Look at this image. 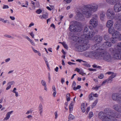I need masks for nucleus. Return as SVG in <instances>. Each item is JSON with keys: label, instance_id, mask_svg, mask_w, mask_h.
<instances>
[{"label": "nucleus", "instance_id": "obj_1", "mask_svg": "<svg viewBox=\"0 0 121 121\" xmlns=\"http://www.w3.org/2000/svg\"><path fill=\"white\" fill-rule=\"evenodd\" d=\"M98 17L97 14H94L89 22L90 25L88 26H85L83 30L82 35L85 36V37H86L87 39H91L98 32L97 30L94 31L92 32L91 31V29L93 27L94 28L97 25Z\"/></svg>", "mask_w": 121, "mask_h": 121}, {"label": "nucleus", "instance_id": "obj_2", "mask_svg": "<svg viewBox=\"0 0 121 121\" xmlns=\"http://www.w3.org/2000/svg\"><path fill=\"white\" fill-rule=\"evenodd\" d=\"M98 5L95 3H92L84 5L82 9V12L86 17L89 18L93 13L96 12Z\"/></svg>", "mask_w": 121, "mask_h": 121}, {"label": "nucleus", "instance_id": "obj_3", "mask_svg": "<svg viewBox=\"0 0 121 121\" xmlns=\"http://www.w3.org/2000/svg\"><path fill=\"white\" fill-rule=\"evenodd\" d=\"M73 24L70 25L69 27L70 30L75 32L81 31L82 28L81 23L75 21H73Z\"/></svg>", "mask_w": 121, "mask_h": 121}, {"label": "nucleus", "instance_id": "obj_4", "mask_svg": "<svg viewBox=\"0 0 121 121\" xmlns=\"http://www.w3.org/2000/svg\"><path fill=\"white\" fill-rule=\"evenodd\" d=\"M104 111L105 112L108 114V115H107L108 116H112L113 117H115L116 118H119L121 117L120 114H116L115 111L112 110L109 108H107L105 109Z\"/></svg>", "mask_w": 121, "mask_h": 121}, {"label": "nucleus", "instance_id": "obj_5", "mask_svg": "<svg viewBox=\"0 0 121 121\" xmlns=\"http://www.w3.org/2000/svg\"><path fill=\"white\" fill-rule=\"evenodd\" d=\"M113 51V57L115 59L117 60H121V50L120 49L113 50L110 48Z\"/></svg>", "mask_w": 121, "mask_h": 121}, {"label": "nucleus", "instance_id": "obj_6", "mask_svg": "<svg viewBox=\"0 0 121 121\" xmlns=\"http://www.w3.org/2000/svg\"><path fill=\"white\" fill-rule=\"evenodd\" d=\"M103 54L102 58L103 60L108 62H111L112 61V57L111 55L107 52L104 51L102 53Z\"/></svg>", "mask_w": 121, "mask_h": 121}, {"label": "nucleus", "instance_id": "obj_7", "mask_svg": "<svg viewBox=\"0 0 121 121\" xmlns=\"http://www.w3.org/2000/svg\"><path fill=\"white\" fill-rule=\"evenodd\" d=\"M112 99L118 102L120 104H121V96L119 93H114L112 96Z\"/></svg>", "mask_w": 121, "mask_h": 121}, {"label": "nucleus", "instance_id": "obj_8", "mask_svg": "<svg viewBox=\"0 0 121 121\" xmlns=\"http://www.w3.org/2000/svg\"><path fill=\"white\" fill-rule=\"evenodd\" d=\"M115 20H117V22L115 23V29L119 31L121 30V20L118 19L117 17V14L116 15L115 17Z\"/></svg>", "mask_w": 121, "mask_h": 121}, {"label": "nucleus", "instance_id": "obj_9", "mask_svg": "<svg viewBox=\"0 0 121 121\" xmlns=\"http://www.w3.org/2000/svg\"><path fill=\"white\" fill-rule=\"evenodd\" d=\"M104 51H100L99 52H95L93 53V56L96 59H100L102 58L103 54L102 53Z\"/></svg>", "mask_w": 121, "mask_h": 121}, {"label": "nucleus", "instance_id": "obj_10", "mask_svg": "<svg viewBox=\"0 0 121 121\" xmlns=\"http://www.w3.org/2000/svg\"><path fill=\"white\" fill-rule=\"evenodd\" d=\"M107 15L108 18L111 19H113L114 18V13L112 10L111 9H109L107 10Z\"/></svg>", "mask_w": 121, "mask_h": 121}, {"label": "nucleus", "instance_id": "obj_11", "mask_svg": "<svg viewBox=\"0 0 121 121\" xmlns=\"http://www.w3.org/2000/svg\"><path fill=\"white\" fill-rule=\"evenodd\" d=\"M75 46L76 49L78 51L82 52L85 51L87 49V46L86 45H80L77 46Z\"/></svg>", "mask_w": 121, "mask_h": 121}, {"label": "nucleus", "instance_id": "obj_12", "mask_svg": "<svg viewBox=\"0 0 121 121\" xmlns=\"http://www.w3.org/2000/svg\"><path fill=\"white\" fill-rule=\"evenodd\" d=\"M114 10L116 12H119L121 10V4L119 2L114 5Z\"/></svg>", "mask_w": 121, "mask_h": 121}, {"label": "nucleus", "instance_id": "obj_13", "mask_svg": "<svg viewBox=\"0 0 121 121\" xmlns=\"http://www.w3.org/2000/svg\"><path fill=\"white\" fill-rule=\"evenodd\" d=\"M105 112H100L98 114V117L99 118L101 119H106L108 118V116Z\"/></svg>", "mask_w": 121, "mask_h": 121}, {"label": "nucleus", "instance_id": "obj_14", "mask_svg": "<svg viewBox=\"0 0 121 121\" xmlns=\"http://www.w3.org/2000/svg\"><path fill=\"white\" fill-rule=\"evenodd\" d=\"M81 37H79L78 42L80 43H84L86 44L87 42V40L85 39L86 38V37H85V36L83 35H81Z\"/></svg>", "mask_w": 121, "mask_h": 121}, {"label": "nucleus", "instance_id": "obj_15", "mask_svg": "<svg viewBox=\"0 0 121 121\" xmlns=\"http://www.w3.org/2000/svg\"><path fill=\"white\" fill-rule=\"evenodd\" d=\"M102 37L99 35H96L94 37V40L98 43H100L102 41Z\"/></svg>", "mask_w": 121, "mask_h": 121}, {"label": "nucleus", "instance_id": "obj_16", "mask_svg": "<svg viewBox=\"0 0 121 121\" xmlns=\"http://www.w3.org/2000/svg\"><path fill=\"white\" fill-rule=\"evenodd\" d=\"M77 19L79 20L82 21L83 20L84 17L82 14L80 12H78L77 14Z\"/></svg>", "mask_w": 121, "mask_h": 121}, {"label": "nucleus", "instance_id": "obj_17", "mask_svg": "<svg viewBox=\"0 0 121 121\" xmlns=\"http://www.w3.org/2000/svg\"><path fill=\"white\" fill-rule=\"evenodd\" d=\"M106 1L108 3L112 5L116 4L119 2V0H106Z\"/></svg>", "mask_w": 121, "mask_h": 121}, {"label": "nucleus", "instance_id": "obj_18", "mask_svg": "<svg viewBox=\"0 0 121 121\" xmlns=\"http://www.w3.org/2000/svg\"><path fill=\"white\" fill-rule=\"evenodd\" d=\"M113 24V22L112 20H108L106 26L108 28L111 27Z\"/></svg>", "mask_w": 121, "mask_h": 121}, {"label": "nucleus", "instance_id": "obj_19", "mask_svg": "<svg viewBox=\"0 0 121 121\" xmlns=\"http://www.w3.org/2000/svg\"><path fill=\"white\" fill-rule=\"evenodd\" d=\"M111 45V43L110 42L106 41L104 43L103 45V47L108 48L110 47Z\"/></svg>", "mask_w": 121, "mask_h": 121}, {"label": "nucleus", "instance_id": "obj_20", "mask_svg": "<svg viewBox=\"0 0 121 121\" xmlns=\"http://www.w3.org/2000/svg\"><path fill=\"white\" fill-rule=\"evenodd\" d=\"M118 39L117 37H113L112 38H111V40L112 43H117V40Z\"/></svg>", "mask_w": 121, "mask_h": 121}, {"label": "nucleus", "instance_id": "obj_21", "mask_svg": "<svg viewBox=\"0 0 121 121\" xmlns=\"http://www.w3.org/2000/svg\"><path fill=\"white\" fill-rule=\"evenodd\" d=\"M119 34L120 33L118 31L115 30L112 35L113 37H117V38Z\"/></svg>", "mask_w": 121, "mask_h": 121}, {"label": "nucleus", "instance_id": "obj_22", "mask_svg": "<svg viewBox=\"0 0 121 121\" xmlns=\"http://www.w3.org/2000/svg\"><path fill=\"white\" fill-rule=\"evenodd\" d=\"M116 76V75L115 73H114V74H112L108 78V81H109L110 83L112 81V79L115 77Z\"/></svg>", "mask_w": 121, "mask_h": 121}, {"label": "nucleus", "instance_id": "obj_23", "mask_svg": "<svg viewBox=\"0 0 121 121\" xmlns=\"http://www.w3.org/2000/svg\"><path fill=\"white\" fill-rule=\"evenodd\" d=\"M105 14V13L103 12H102L100 13V19L101 20H103Z\"/></svg>", "mask_w": 121, "mask_h": 121}, {"label": "nucleus", "instance_id": "obj_24", "mask_svg": "<svg viewBox=\"0 0 121 121\" xmlns=\"http://www.w3.org/2000/svg\"><path fill=\"white\" fill-rule=\"evenodd\" d=\"M13 112V111H12L8 112L6 115V117L5 118L4 120H7L10 117V115Z\"/></svg>", "mask_w": 121, "mask_h": 121}, {"label": "nucleus", "instance_id": "obj_25", "mask_svg": "<svg viewBox=\"0 0 121 121\" xmlns=\"http://www.w3.org/2000/svg\"><path fill=\"white\" fill-rule=\"evenodd\" d=\"M115 117L109 116L108 117L109 121H116Z\"/></svg>", "mask_w": 121, "mask_h": 121}, {"label": "nucleus", "instance_id": "obj_26", "mask_svg": "<svg viewBox=\"0 0 121 121\" xmlns=\"http://www.w3.org/2000/svg\"><path fill=\"white\" fill-rule=\"evenodd\" d=\"M72 37V38L73 40L76 42H78V41L79 38V37L75 36H73Z\"/></svg>", "mask_w": 121, "mask_h": 121}, {"label": "nucleus", "instance_id": "obj_27", "mask_svg": "<svg viewBox=\"0 0 121 121\" xmlns=\"http://www.w3.org/2000/svg\"><path fill=\"white\" fill-rule=\"evenodd\" d=\"M120 106V105L118 104H116L113 105L112 108L113 109L117 111V110H118L117 109L118 108H119V107Z\"/></svg>", "mask_w": 121, "mask_h": 121}, {"label": "nucleus", "instance_id": "obj_28", "mask_svg": "<svg viewBox=\"0 0 121 121\" xmlns=\"http://www.w3.org/2000/svg\"><path fill=\"white\" fill-rule=\"evenodd\" d=\"M104 39L105 40H108L109 39L110 37L108 35L105 34L103 37Z\"/></svg>", "mask_w": 121, "mask_h": 121}, {"label": "nucleus", "instance_id": "obj_29", "mask_svg": "<svg viewBox=\"0 0 121 121\" xmlns=\"http://www.w3.org/2000/svg\"><path fill=\"white\" fill-rule=\"evenodd\" d=\"M75 118V117L73 115L71 114H70L69 115L68 117V119L70 120H71L74 119Z\"/></svg>", "mask_w": 121, "mask_h": 121}, {"label": "nucleus", "instance_id": "obj_30", "mask_svg": "<svg viewBox=\"0 0 121 121\" xmlns=\"http://www.w3.org/2000/svg\"><path fill=\"white\" fill-rule=\"evenodd\" d=\"M114 30H115L114 29H112L111 27L109 28L108 29L109 33V34H112V35L114 32Z\"/></svg>", "mask_w": 121, "mask_h": 121}, {"label": "nucleus", "instance_id": "obj_31", "mask_svg": "<svg viewBox=\"0 0 121 121\" xmlns=\"http://www.w3.org/2000/svg\"><path fill=\"white\" fill-rule=\"evenodd\" d=\"M121 49V42L118 43L117 45V47L115 48L114 50L115 49Z\"/></svg>", "mask_w": 121, "mask_h": 121}, {"label": "nucleus", "instance_id": "obj_32", "mask_svg": "<svg viewBox=\"0 0 121 121\" xmlns=\"http://www.w3.org/2000/svg\"><path fill=\"white\" fill-rule=\"evenodd\" d=\"M48 14L47 13L46 14H43L42 15V17H41V18L42 19V18L46 19L48 18Z\"/></svg>", "mask_w": 121, "mask_h": 121}, {"label": "nucleus", "instance_id": "obj_33", "mask_svg": "<svg viewBox=\"0 0 121 121\" xmlns=\"http://www.w3.org/2000/svg\"><path fill=\"white\" fill-rule=\"evenodd\" d=\"M106 82L108 83H111L109 81H108V79H106L102 83L101 85L103 86L104 85V84Z\"/></svg>", "mask_w": 121, "mask_h": 121}, {"label": "nucleus", "instance_id": "obj_34", "mask_svg": "<svg viewBox=\"0 0 121 121\" xmlns=\"http://www.w3.org/2000/svg\"><path fill=\"white\" fill-rule=\"evenodd\" d=\"M81 87V86L80 85H78L77 87H76L75 86H74L73 89L74 90H76L77 89H79Z\"/></svg>", "mask_w": 121, "mask_h": 121}, {"label": "nucleus", "instance_id": "obj_35", "mask_svg": "<svg viewBox=\"0 0 121 121\" xmlns=\"http://www.w3.org/2000/svg\"><path fill=\"white\" fill-rule=\"evenodd\" d=\"M98 102L97 100L95 101L93 103V104L92 105V108H93L94 107H95L96 104Z\"/></svg>", "mask_w": 121, "mask_h": 121}, {"label": "nucleus", "instance_id": "obj_36", "mask_svg": "<svg viewBox=\"0 0 121 121\" xmlns=\"http://www.w3.org/2000/svg\"><path fill=\"white\" fill-rule=\"evenodd\" d=\"M92 48H94V49L95 50H98V47H97V45L96 44L95 45H94L92 47Z\"/></svg>", "mask_w": 121, "mask_h": 121}, {"label": "nucleus", "instance_id": "obj_37", "mask_svg": "<svg viewBox=\"0 0 121 121\" xmlns=\"http://www.w3.org/2000/svg\"><path fill=\"white\" fill-rule=\"evenodd\" d=\"M117 17L118 19L121 20V14H117Z\"/></svg>", "mask_w": 121, "mask_h": 121}, {"label": "nucleus", "instance_id": "obj_38", "mask_svg": "<svg viewBox=\"0 0 121 121\" xmlns=\"http://www.w3.org/2000/svg\"><path fill=\"white\" fill-rule=\"evenodd\" d=\"M92 93H91L89 95V99L90 100H91L93 99L92 96Z\"/></svg>", "mask_w": 121, "mask_h": 121}, {"label": "nucleus", "instance_id": "obj_39", "mask_svg": "<svg viewBox=\"0 0 121 121\" xmlns=\"http://www.w3.org/2000/svg\"><path fill=\"white\" fill-rule=\"evenodd\" d=\"M83 65L84 66L88 67H90V65L87 63H84L83 64Z\"/></svg>", "mask_w": 121, "mask_h": 121}, {"label": "nucleus", "instance_id": "obj_40", "mask_svg": "<svg viewBox=\"0 0 121 121\" xmlns=\"http://www.w3.org/2000/svg\"><path fill=\"white\" fill-rule=\"evenodd\" d=\"M41 83L42 85L44 86H45L46 85V82L43 80H42L41 81Z\"/></svg>", "mask_w": 121, "mask_h": 121}, {"label": "nucleus", "instance_id": "obj_41", "mask_svg": "<svg viewBox=\"0 0 121 121\" xmlns=\"http://www.w3.org/2000/svg\"><path fill=\"white\" fill-rule=\"evenodd\" d=\"M42 12V10L40 9H39L37 10L36 11V12L38 14H39Z\"/></svg>", "mask_w": 121, "mask_h": 121}, {"label": "nucleus", "instance_id": "obj_42", "mask_svg": "<svg viewBox=\"0 0 121 121\" xmlns=\"http://www.w3.org/2000/svg\"><path fill=\"white\" fill-rule=\"evenodd\" d=\"M63 45L64 47L66 49H68V47H67L66 44L65 43H63Z\"/></svg>", "mask_w": 121, "mask_h": 121}, {"label": "nucleus", "instance_id": "obj_43", "mask_svg": "<svg viewBox=\"0 0 121 121\" xmlns=\"http://www.w3.org/2000/svg\"><path fill=\"white\" fill-rule=\"evenodd\" d=\"M117 110H117V111L121 113V106H120Z\"/></svg>", "mask_w": 121, "mask_h": 121}, {"label": "nucleus", "instance_id": "obj_44", "mask_svg": "<svg viewBox=\"0 0 121 121\" xmlns=\"http://www.w3.org/2000/svg\"><path fill=\"white\" fill-rule=\"evenodd\" d=\"M89 118H91L93 116V113L92 112H90L89 113Z\"/></svg>", "mask_w": 121, "mask_h": 121}, {"label": "nucleus", "instance_id": "obj_45", "mask_svg": "<svg viewBox=\"0 0 121 121\" xmlns=\"http://www.w3.org/2000/svg\"><path fill=\"white\" fill-rule=\"evenodd\" d=\"M103 74H100V75L98 76V78L100 79H102L103 78Z\"/></svg>", "mask_w": 121, "mask_h": 121}, {"label": "nucleus", "instance_id": "obj_46", "mask_svg": "<svg viewBox=\"0 0 121 121\" xmlns=\"http://www.w3.org/2000/svg\"><path fill=\"white\" fill-rule=\"evenodd\" d=\"M71 1V0H63V1L66 2L67 3H70Z\"/></svg>", "mask_w": 121, "mask_h": 121}, {"label": "nucleus", "instance_id": "obj_47", "mask_svg": "<svg viewBox=\"0 0 121 121\" xmlns=\"http://www.w3.org/2000/svg\"><path fill=\"white\" fill-rule=\"evenodd\" d=\"M42 105L41 104H39V110H42Z\"/></svg>", "mask_w": 121, "mask_h": 121}, {"label": "nucleus", "instance_id": "obj_48", "mask_svg": "<svg viewBox=\"0 0 121 121\" xmlns=\"http://www.w3.org/2000/svg\"><path fill=\"white\" fill-rule=\"evenodd\" d=\"M100 86H96L95 87H93L92 89H95L96 90H97L98 89L99 87H100Z\"/></svg>", "mask_w": 121, "mask_h": 121}, {"label": "nucleus", "instance_id": "obj_49", "mask_svg": "<svg viewBox=\"0 0 121 121\" xmlns=\"http://www.w3.org/2000/svg\"><path fill=\"white\" fill-rule=\"evenodd\" d=\"M85 108V104L84 103H82L81 104V109H82V108Z\"/></svg>", "mask_w": 121, "mask_h": 121}, {"label": "nucleus", "instance_id": "obj_50", "mask_svg": "<svg viewBox=\"0 0 121 121\" xmlns=\"http://www.w3.org/2000/svg\"><path fill=\"white\" fill-rule=\"evenodd\" d=\"M9 8V7L8 5H4V6L3 7V9H7L8 8Z\"/></svg>", "mask_w": 121, "mask_h": 121}, {"label": "nucleus", "instance_id": "obj_51", "mask_svg": "<svg viewBox=\"0 0 121 121\" xmlns=\"http://www.w3.org/2000/svg\"><path fill=\"white\" fill-rule=\"evenodd\" d=\"M69 108L70 111H71L73 110V106H69Z\"/></svg>", "mask_w": 121, "mask_h": 121}, {"label": "nucleus", "instance_id": "obj_52", "mask_svg": "<svg viewBox=\"0 0 121 121\" xmlns=\"http://www.w3.org/2000/svg\"><path fill=\"white\" fill-rule=\"evenodd\" d=\"M88 69L90 71H96V69H92L91 68H89Z\"/></svg>", "mask_w": 121, "mask_h": 121}, {"label": "nucleus", "instance_id": "obj_53", "mask_svg": "<svg viewBox=\"0 0 121 121\" xmlns=\"http://www.w3.org/2000/svg\"><path fill=\"white\" fill-rule=\"evenodd\" d=\"M76 85V83L74 81H73V83L72 85V87H73V86H75Z\"/></svg>", "mask_w": 121, "mask_h": 121}, {"label": "nucleus", "instance_id": "obj_54", "mask_svg": "<svg viewBox=\"0 0 121 121\" xmlns=\"http://www.w3.org/2000/svg\"><path fill=\"white\" fill-rule=\"evenodd\" d=\"M90 109V107H88L86 109V113L87 114L88 113Z\"/></svg>", "mask_w": 121, "mask_h": 121}, {"label": "nucleus", "instance_id": "obj_55", "mask_svg": "<svg viewBox=\"0 0 121 121\" xmlns=\"http://www.w3.org/2000/svg\"><path fill=\"white\" fill-rule=\"evenodd\" d=\"M107 73L108 74H114V73L111 72H108Z\"/></svg>", "mask_w": 121, "mask_h": 121}, {"label": "nucleus", "instance_id": "obj_56", "mask_svg": "<svg viewBox=\"0 0 121 121\" xmlns=\"http://www.w3.org/2000/svg\"><path fill=\"white\" fill-rule=\"evenodd\" d=\"M102 121H109L108 117L103 119Z\"/></svg>", "mask_w": 121, "mask_h": 121}, {"label": "nucleus", "instance_id": "obj_57", "mask_svg": "<svg viewBox=\"0 0 121 121\" xmlns=\"http://www.w3.org/2000/svg\"><path fill=\"white\" fill-rule=\"evenodd\" d=\"M117 38L118 39H119V40H121V34L120 35H119L118 36Z\"/></svg>", "mask_w": 121, "mask_h": 121}, {"label": "nucleus", "instance_id": "obj_58", "mask_svg": "<svg viewBox=\"0 0 121 121\" xmlns=\"http://www.w3.org/2000/svg\"><path fill=\"white\" fill-rule=\"evenodd\" d=\"M0 21H1L2 22H3L4 23H5L7 21V20H4V19H0Z\"/></svg>", "mask_w": 121, "mask_h": 121}, {"label": "nucleus", "instance_id": "obj_59", "mask_svg": "<svg viewBox=\"0 0 121 121\" xmlns=\"http://www.w3.org/2000/svg\"><path fill=\"white\" fill-rule=\"evenodd\" d=\"M70 94L69 93H67L66 95V98H70Z\"/></svg>", "mask_w": 121, "mask_h": 121}, {"label": "nucleus", "instance_id": "obj_60", "mask_svg": "<svg viewBox=\"0 0 121 121\" xmlns=\"http://www.w3.org/2000/svg\"><path fill=\"white\" fill-rule=\"evenodd\" d=\"M55 118L56 119L57 118V115H58L57 114V113L56 112H55Z\"/></svg>", "mask_w": 121, "mask_h": 121}, {"label": "nucleus", "instance_id": "obj_61", "mask_svg": "<svg viewBox=\"0 0 121 121\" xmlns=\"http://www.w3.org/2000/svg\"><path fill=\"white\" fill-rule=\"evenodd\" d=\"M75 71H77V72H79L80 71V69L78 68H76V69Z\"/></svg>", "mask_w": 121, "mask_h": 121}, {"label": "nucleus", "instance_id": "obj_62", "mask_svg": "<svg viewBox=\"0 0 121 121\" xmlns=\"http://www.w3.org/2000/svg\"><path fill=\"white\" fill-rule=\"evenodd\" d=\"M92 94H93V95L95 97H98V95L97 94H94L93 93H92Z\"/></svg>", "mask_w": 121, "mask_h": 121}, {"label": "nucleus", "instance_id": "obj_63", "mask_svg": "<svg viewBox=\"0 0 121 121\" xmlns=\"http://www.w3.org/2000/svg\"><path fill=\"white\" fill-rule=\"evenodd\" d=\"M30 34L33 38L34 37V35L33 34V32H31L30 33Z\"/></svg>", "mask_w": 121, "mask_h": 121}, {"label": "nucleus", "instance_id": "obj_64", "mask_svg": "<svg viewBox=\"0 0 121 121\" xmlns=\"http://www.w3.org/2000/svg\"><path fill=\"white\" fill-rule=\"evenodd\" d=\"M11 87V85L10 84L9 85V86H8L7 87V88H6V90H8L9 89V88H10Z\"/></svg>", "mask_w": 121, "mask_h": 121}]
</instances>
